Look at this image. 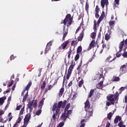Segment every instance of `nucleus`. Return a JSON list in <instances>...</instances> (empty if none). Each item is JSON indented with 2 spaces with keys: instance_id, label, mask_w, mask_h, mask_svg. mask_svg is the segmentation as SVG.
<instances>
[{
  "instance_id": "obj_20",
  "label": "nucleus",
  "mask_w": 127,
  "mask_h": 127,
  "mask_svg": "<svg viewBox=\"0 0 127 127\" xmlns=\"http://www.w3.org/2000/svg\"><path fill=\"white\" fill-rule=\"evenodd\" d=\"M52 88H53V85H48V88H46L45 90V94H46V93H47V92H48V91H50V90H51V89H52Z\"/></svg>"
},
{
  "instance_id": "obj_37",
  "label": "nucleus",
  "mask_w": 127,
  "mask_h": 127,
  "mask_svg": "<svg viewBox=\"0 0 127 127\" xmlns=\"http://www.w3.org/2000/svg\"><path fill=\"white\" fill-rule=\"evenodd\" d=\"M111 38V36L110 35V34L107 33L105 35V40H109V39H110Z\"/></svg>"
},
{
  "instance_id": "obj_6",
  "label": "nucleus",
  "mask_w": 127,
  "mask_h": 127,
  "mask_svg": "<svg viewBox=\"0 0 127 127\" xmlns=\"http://www.w3.org/2000/svg\"><path fill=\"white\" fill-rule=\"evenodd\" d=\"M68 44H69V41L67 40V41H64L61 45V46H60L59 50H63V51H64V50H65V49L67 47V45H68Z\"/></svg>"
},
{
  "instance_id": "obj_11",
  "label": "nucleus",
  "mask_w": 127,
  "mask_h": 127,
  "mask_svg": "<svg viewBox=\"0 0 127 127\" xmlns=\"http://www.w3.org/2000/svg\"><path fill=\"white\" fill-rule=\"evenodd\" d=\"M119 122H122V117L119 115L116 116L115 119L114 123V124H118Z\"/></svg>"
},
{
  "instance_id": "obj_14",
  "label": "nucleus",
  "mask_w": 127,
  "mask_h": 127,
  "mask_svg": "<svg viewBox=\"0 0 127 127\" xmlns=\"http://www.w3.org/2000/svg\"><path fill=\"white\" fill-rule=\"evenodd\" d=\"M44 101H45V98H42V99L40 101L39 105V109H42V107L44 105Z\"/></svg>"
},
{
  "instance_id": "obj_59",
  "label": "nucleus",
  "mask_w": 127,
  "mask_h": 127,
  "mask_svg": "<svg viewBox=\"0 0 127 127\" xmlns=\"http://www.w3.org/2000/svg\"><path fill=\"white\" fill-rule=\"evenodd\" d=\"M102 78H103V80L105 79V77L104 76V75H103V74H100L99 76V79H102Z\"/></svg>"
},
{
  "instance_id": "obj_9",
  "label": "nucleus",
  "mask_w": 127,
  "mask_h": 127,
  "mask_svg": "<svg viewBox=\"0 0 127 127\" xmlns=\"http://www.w3.org/2000/svg\"><path fill=\"white\" fill-rule=\"evenodd\" d=\"M127 63L126 64H124L122 65L120 67L121 73H122V74H123V73H125V71L127 70Z\"/></svg>"
},
{
  "instance_id": "obj_50",
  "label": "nucleus",
  "mask_w": 127,
  "mask_h": 127,
  "mask_svg": "<svg viewBox=\"0 0 127 127\" xmlns=\"http://www.w3.org/2000/svg\"><path fill=\"white\" fill-rule=\"evenodd\" d=\"M49 49H50V47H48L47 46H46V48L45 50V54H46L48 51H49Z\"/></svg>"
},
{
  "instance_id": "obj_62",
  "label": "nucleus",
  "mask_w": 127,
  "mask_h": 127,
  "mask_svg": "<svg viewBox=\"0 0 127 127\" xmlns=\"http://www.w3.org/2000/svg\"><path fill=\"white\" fill-rule=\"evenodd\" d=\"M85 9L86 10H88L89 9V4H88L87 3H86L85 5Z\"/></svg>"
},
{
  "instance_id": "obj_38",
  "label": "nucleus",
  "mask_w": 127,
  "mask_h": 127,
  "mask_svg": "<svg viewBox=\"0 0 127 127\" xmlns=\"http://www.w3.org/2000/svg\"><path fill=\"white\" fill-rule=\"evenodd\" d=\"M24 112V106L20 111L19 114V117L23 115Z\"/></svg>"
},
{
  "instance_id": "obj_47",
  "label": "nucleus",
  "mask_w": 127,
  "mask_h": 127,
  "mask_svg": "<svg viewBox=\"0 0 127 127\" xmlns=\"http://www.w3.org/2000/svg\"><path fill=\"white\" fill-rule=\"evenodd\" d=\"M64 123L63 122L60 123L57 127H64Z\"/></svg>"
},
{
  "instance_id": "obj_60",
  "label": "nucleus",
  "mask_w": 127,
  "mask_h": 127,
  "mask_svg": "<svg viewBox=\"0 0 127 127\" xmlns=\"http://www.w3.org/2000/svg\"><path fill=\"white\" fill-rule=\"evenodd\" d=\"M72 84H73L72 81H70V82L68 83L67 85L68 88H70V87H71V86H72Z\"/></svg>"
},
{
  "instance_id": "obj_56",
  "label": "nucleus",
  "mask_w": 127,
  "mask_h": 127,
  "mask_svg": "<svg viewBox=\"0 0 127 127\" xmlns=\"http://www.w3.org/2000/svg\"><path fill=\"white\" fill-rule=\"evenodd\" d=\"M37 106V100H35L33 104V107L34 108H36Z\"/></svg>"
},
{
  "instance_id": "obj_1",
  "label": "nucleus",
  "mask_w": 127,
  "mask_h": 127,
  "mask_svg": "<svg viewBox=\"0 0 127 127\" xmlns=\"http://www.w3.org/2000/svg\"><path fill=\"white\" fill-rule=\"evenodd\" d=\"M72 22H74V21H73V17L71 16V14H67L65 16V18L61 21V24H64L63 29V37L62 39V41H64V40H65L66 36H67V35H68V27L69 26H70Z\"/></svg>"
},
{
  "instance_id": "obj_39",
  "label": "nucleus",
  "mask_w": 127,
  "mask_h": 127,
  "mask_svg": "<svg viewBox=\"0 0 127 127\" xmlns=\"http://www.w3.org/2000/svg\"><path fill=\"white\" fill-rule=\"evenodd\" d=\"M85 120L83 119L81 121V125H80V127H85Z\"/></svg>"
},
{
  "instance_id": "obj_49",
  "label": "nucleus",
  "mask_w": 127,
  "mask_h": 127,
  "mask_svg": "<svg viewBox=\"0 0 127 127\" xmlns=\"http://www.w3.org/2000/svg\"><path fill=\"white\" fill-rule=\"evenodd\" d=\"M99 11H100V8H99V5H96L95 8V12L97 13H99Z\"/></svg>"
},
{
  "instance_id": "obj_23",
  "label": "nucleus",
  "mask_w": 127,
  "mask_h": 127,
  "mask_svg": "<svg viewBox=\"0 0 127 127\" xmlns=\"http://www.w3.org/2000/svg\"><path fill=\"white\" fill-rule=\"evenodd\" d=\"M33 103H34V99H33V100L29 101V102L28 103V105H27V107L28 108H31L32 107V106H33Z\"/></svg>"
},
{
  "instance_id": "obj_41",
  "label": "nucleus",
  "mask_w": 127,
  "mask_h": 127,
  "mask_svg": "<svg viewBox=\"0 0 127 127\" xmlns=\"http://www.w3.org/2000/svg\"><path fill=\"white\" fill-rule=\"evenodd\" d=\"M79 58H80V55L77 53V54L75 56L74 61H77V60H78Z\"/></svg>"
},
{
  "instance_id": "obj_3",
  "label": "nucleus",
  "mask_w": 127,
  "mask_h": 127,
  "mask_svg": "<svg viewBox=\"0 0 127 127\" xmlns=\"http://www.w3.org/2000/svg\"><path fill=\"white\" fill-rule=\"evenodd\" d=\"M119 92L117 91L115 94H110L107 96V99L108 101H109L112 105H115V101L119 98Z\"/></svg>"
},
{
  "instance_id": "obj_58",
  "label": "nucleus",
  "mask_w": 127,
  "mask_h": 127,
  "mask_svg": "<svg viewBox=\"0 0 127 127\" xmlns=\"http://www.w3.org/2000/svg\"><path fill=\"white\" fill-rule=\"evenodd\" d=\"M13 84V80H11V82L9 83V85L8 86V87H11V86H12Z\"/></svg>"
},
{
  "instance_id": "obj_35",
  "label": "nucleus",
  "mask_w": 127,
  "mask_h": 127,
  "mask_svg": "<svg viewBox=\"0 0 127 127\" xmlns=\"http://www.w3.org/2000/svg\"><path fill=\"white\" fill-rule=\"evenodd\" d=\"M78 44V41L77 40H73L71 41V45H73L75 46V45H77Z\"/></svg>"
},
{
  "instance_id": "obj_12",
  "label": "nucleus",
  "mask_w": 127,
  "mask_h": 127,
  "mask_svg": "<svg viewBox=\"0 0 127 127\" xmlns=\"http://www.w3.org/2000/svg\"><path fill=\"white\" fill-rule=\"evenodd\" d=\"M94 47H95V40H93L90 43L88 48L87 49L88 51L91 50V49Z\"/></svg>"
},
{
  "instance_id": "obj_53",
  "label": "nucleus",
  "mask_w": 127,
  "mask_h": 127,
  "mask_svg": "<svg viewBox=\"0 0 127 127\" xmlns=\"http://www.w3.org/2000/svg\"><path fill=\"white\" fill-rule=\"evenodd\" d=\"M21 120H22V119L20 118V116H19L16 123L19 124V123H20V122H21Z\"/></svg>"
},
{
  "instance_id": "obj_45",
  "label": "nucleus",
  "mask_w": 127,
  "mask_h": 127,
  "mask_svg": "<svg viewBox=\"0 0 127 127\" xmlns=\"http://www.w3.org/2000/svg\"><path fill=\"white\" fill-rule=\"evenodd\" d=\"M30 121V119H28V118H24V124L25 125H26V124H27V123H28Z\"/></svg>"
},
{
  "instance_id": "obj_2",
  "label": "nucleus",
  "mask_w": 127,
  "mask_h": 127,
  "mask_svg": "<svg viewBox=\"0 0 127 127\" xmlns=\"http://www.w3.org/2000/svg\"><path fill=\"white\" fill-rule=\"evenodd\" d=\"M67 103V100H64V102L62 101H59L58 104L55 103L54 104L52 111L53 112V119L54 121L56 120V117L58 116V115H60L61 113L60 112V109L62 108V109H64L65 108V106H66V104Z\"/></svg>"
},
{
  "instance_id": "obj_40",
  "label": "nucleus",
  "mask_w": 127,
  "mask_h": 127,
  "mask_svg": "<svg viewBox=\"0 0 127 127\" xmlns=\"http://www.w3.org/2000/svg\"><path fill=\"white\" fill-rule=\"evenodd\" d=\"M104 83V80H103L102 81H100L99 83V85L100 86V88H99V89H103V84Z\"/></svg>"
},
{
  "instance_id": "obj_19",
  "label": "nucleus",
  "mask_w": 127,
  "mask_h": 127,
  "mask_svg": "<svg viewBox=\"0 0 127 127\" xmlns=\"http://www.w3.org/2000/svg\"><path fill=\"white\" fill-rule=\"evenodd\" d=\"M84 85V79L83 78L81 79V80L78 82V86L79 88L82 87V86Z\"/></svg>"
},
{
  "instance_id": "obj_24",
  "label": "nucleus",
  "mask_w": 127,
  "mask_h": 127,
  "mask_svg": "<svg viewBox=\"0 0 127 127\" xmlns=\"http://www.w3.org/2000/svg\"><path fill=\"white\" fill-rule=\"evenodd\" d=\"M114 3V8H116V7H117V5H119L120 4V0H115Z\"/></svg>"
},
{
  "instance_id": "obj_7",
  "label": "nucleus",
  "mask_w": 127,
  "mask_h": 127,
  "mask_svg": "<svg viewBox=\"0 0 127 127\" xmlns=\"http://www.w3.org/2000/svg\"><path fill=\"white\" fill-rule=\"evenodd\" d=\"M109 5V0H101V5L102 8H105V5L108 6Z\"/></svg>"
},
{
  "instance_id": "obj_32",
  "label": "nucleus",
  "mask_w": 127,
  "mask_h": 127,
  "mask_svg": "<svg viewBox=\"0 0 127 127\" xmlns=\"http://www.w3.org/2000/svg\"><path fill=\"white\" fill-rule=\"evenodd\" d=\"M96 33L95 32H92L91 35H90V37L92 39H95V38H96Z\"/></svg>"
},
{
  "instance_id": "obj_21",
  "label": "nucleus",
  "mask_w": 127,
  "mask_h": 127,
  "mask_svg": "<svg viewBox=\"0 0 127 127\" xmlns=\"http://www.w3.org/2000/svg\"><path fill=\"white\" fill-rule=\"evenodd\" d=\"M103 19H104V17H103V15H101L97 21L98 26L100 25V23H101V22L102 21V20H103Z\"/></svg>"
},
{
  "instance_id": "obj_51",
  "label": "nucleus",
  "mask_w": 127,
  "mask_h": 127,
  "mask_svg": "<svg viewBox=\"0 0 127 127\" xmlns=\"http://www.w3.org/2000/svg\"><path fill=\"white\" fill-rule=\"evenodd\" d=\"M71 53H72V52H71V51H69V50L67 52V54H68L67 57H68V59L71 58Z\"/></svg>"
},
{
  "instance_id": "obj_55",
  "label": "nucleus",
  "mask_w": 127,
  "mask_h": 127,
  "mask_svg": "<svg viewBox=\"0 0 127 127\" xmlns=\"http://www.w3.org/2000/svg\"><path fill=\"white\" fill-rule=\"evenodd\" d=\"M122 55L124 58H127V52H125Z\"/></svg>"
},
{
  "instance_id": "obj_46",
  "label": "nucleus",
  "mask_w": 127,
  "mask_h": 127,
  "mask_svg": "<svg viewBox=\"0 0 127 127\" xmlns=\"http://www.w3.org/2000/svg\"><path fill=\"white\" fill-rule=\"evenodd\" d=\"M26 119H28L29 120H30V118H31V114L30 113L27 114L25 117Z\"/></svg>"
},
{
  "instance_id": "obj_22",
  "label": "nucleus",
  "mask_w": 127,
  "mask_h": 127,
  "mask_svg": "<svg viewBox=\"0 0 127 127\" xmlns=\"http://www.w3.org/2000/svg\"><path fill=\"white\" fill-rule=\"evenodd\" d=\"M111 58H112V57H111V56L108 57L106 59V62H113V61H114L116 60V59H117L116 58H114L112 60L110 61V60H111Z\"/></svg>"
},
{
  "instance_id": "obj_36",
  "label": "nucleus",
  "mask_w": 127,
  "mask_h": 127,
  "mask_svg": "<svg viewBox=\"0 0 127 127\" xmlns=\"http://www.w3.org/2000/svg\"><path fill=\"white\" fill-rule=\"evenodd\" d=\"M118 127H126V125H124L123 121H120L118 124Z\"/></svg>"
},
{
  "instance_id": "obj_29",
  "label": "nucleus",
  "mask_w": 127,
  "mask_h": 127,
  "mask_svg": "<svg viewBox=\"0 0 127 127\" xmlns=\"http://www.w3.org/2000/svg\"><path fill=\"white\" fill-rule=\"evenodd\" d=\"M76 52L77 54H80L82 52V46H80L78 47Z\"/></svg>"
},
{
  "instance_id": "obj_61",
  "label": "nucleus",
  "mask_w": 127,
  "mask_h": 127,
  "mask_svg": "<svg viewBox=\"0 0 127 127\" xmlns=\"http://www.w3.org/2000/svg\"><path fill=\"white\" fill-rule=\"evenodd\" d=\"M121 55L120 53V52L117 53L116 56H117V57H118V58H119V57H121Z\"/></svg>"
},
{
  "instance_id": "obj_54",
  "label": "nucleus",
  "mask_w": 127,
  "mask_h": 127,
  "mask_svg": "<svg viewBox=\"0 0 127 127\" xmlns=\"http://www.w3.org/2000/svg\"><path fill=\"white\" fill-rule=\"evenodd\" d=\"M41 112H42V110H38L36 113V114L37 116H39V115H40V114H41Z\"/></svg>"
},
{
  "instance_id": "obj_10",
  "label": "nucleus",
  "mask_w": 127,
  "mask_h": 127,
  "mask_svg": "<svg viewBox=\"0 0 127 127\" xmlns=\"http://www.w3.org/2000/svg\"><path fill=\"white\" fill-rule=\"evenodd\" d=\"M68 116H67V114H66V112H64L62 115L61 117V119L62 121H63V122H65L66 120L68 118Z\"/></svg>"
},
{
  "instance_id": "obj_42",
  "label": "nucleus",
  "mask_w": 127,
  "mask_h": 127,
  "mask_svg": "<svg viewBox=\"0 0 127 127\" xmlns=\"http://www.w3.org/2000/svg\"><path fill=\"white\" fill-rule=\"evenodd\" d=\"M81 67H82V61H81L80 62V64H79L78 65V66L77 68V71H80V70L81 69Z\"/></svg>"
},
{
  "instance_id": "obj_25",
  "label": "nucleus",
  "mask_w": 127,
  "mask_h": 127,
  "mask_svg": "<svg viewBox=\"0 0 127 127\" xmlns=\"http://www.w3.org/2000/svg\"><path fill=\"white\" fill-rule=\"evenodd\" d=\"M45 87H46V81H44L43 84L41 85V90H44V89H45Z\"/></svg>"
},
{
  "instance_id": "obj_52",
  "label": "nucleus",
  "mask_w": 127,
  "mask_h": 127,
  "mask_svg": "<svg viewBox=\"0 0 127 127\" xmlns=\"http://www.w3.org/2000/svg\"><path fill=\"white\" fill-rule=\"evenodd\" d=\"M22 107V106L21 105H20L19 106H18L16 107V110L19 111V110H20V109H21Z\"/></svg>"
},
{
  "instance_id": "obj_13",
  "label": "nucleus",
  "mask_w": 127,
  "mask_h": 127,
  "mask_svg": "<svg viewBox=\"0 0 127 127\" xmlns=\"http://www.w3.org/2000/svg\"><path fill=\"white\" fill-rule=\"evenodd\" d=\"M124 45H125V40L122 41L120 44H119V52H122L123 51V48H124Z\"/></svg>"
},
{
  "instance_id": "obj_64",
  "label": "nucleus",
  "mask_w": 127,
  "mask_h": 127,
  "mask_svg": "<svg viewBox=\"0 0 127 127\" xmlns=\"http://www.w3.org/2000/svg\"><path fill=\"white\" fill-rule=\"evenodd\" d=\"M99 16H100V15H99V13H95V17H96V18H99Z\"/></svg>"
},
{
  "instance_id": "obj_48",
  "label": "nucleus",
  "mask_w": 127,
  "mask_h": 127,
  "mask_svg": "<svg viewBox=\"0 0 127 127\" xmlns=\"http://www.w3.org/2000/svg\"><path fill=\"white\" fill-rule=\"evenodd\" d=\"M115 21H110L109 22V24L110 25V26H113V25H115Z\"/></svg>"
},
{
  "instance_id": "obj_18",
  "label": "nucleus",
  "mask_w": 127,
  "mask_h": 127,
  "mask_svg": "<svg viewBox=\"0 0 127 127\" xmlns=\"http://www.w3.org/2000/svg\"><path fill=\"white\" fill-rule=\"evenodd\" d=\"M103 49H106L107 50H109L110 49V45L109 44H103L102 45Z\"/></svg>"
},
{
  "instance_id": "obj_17",
  "label": "nucleus",
  "mask_w": 127,
  "mask_h": 127,
  "mask_svg": "<svg viewBox=\"0 0 127 127\" xmlns=\"http://www.w3.org/2000/svg\"><path fill=\"white\" fill-rule=\"evenodd\" d=\"M64 93V85H63L62 87V88L60 89L59 93V97H62V95H63Z\"/></svg>"
},
{
  "instance_id": "obj_57",
  "label": "nucleus",
  "mask_w": 127,
  "mask_h": 127,
  "mask_svg": "<svg viewBox=\"0 0 127 127\" xmlns=\"http://www.w3.org/2000/svg\"><path fill=\"white\" fill-rule=\"evenodd\" d=\"M10 101H11V96H9L8 98L7 103H9V104H10Z\"/></svg>"
},
{
  "instance_id": "obj_63",
  "label": "nucleus",
  "mask_w": 127,
  "mask_h": 127,
  "mask_svg": "<svg viewBox=\"0 0 127 127\" xmlns=\"http://www.w3.org/2000/svg\"><path fill=\"white\" fill-rule=\"evenodd\" d=\"M110 126H111V123H110V122H109V121H107V123L106 126V127H110Z\"/></svg>"
},
{
  "instance_id": "obj_15",
  "label": "nucleus",
  "mask_w": 127,
  "mask_h": 127,
  "mask_svg": "<svg viewBox=\"0 0 127 127\" xmlns=\"http://www.w3.org/2000/svg\"><path fill=\"white\" fill-rule=\"evenodd\" d=\"M81 70L85 73L88 71V63L84 64L81 68Z\"/></svg>"
},
{
  "instance_id": "obj_28",
  "label": "nucleus",
  "mask_w": 127,
  "mask_h": 127,
  "mask_svg": "<svg viewBox=\"0 0 127 127\" xmlns=\"http://www.w3.org/2000/svg\"><path fill=\"white\" fill-rule=\"evenodd\" d=\"M120 78L119 76H114L113 78V82H119L120 81Z\"/></svg>"
},
{
  "instance_id": "obj_33",
  "label": "nucleus",
  "mask_w": 127,
  "mask_h": 127,
  "mask_svg": "<svg viewBox=\"0 0 127 127\" xmlns=\"http://www.w3.org/2000/svg\"><path fill=\"white\" fill-rule=\"evenodd\" d=\"M70 106H71V104L70 103L67 104V105L66 106V107L64 108V112L66 113L68 110H69V108H70Z\"/></svg>"
},
{
  "instance_id": "obj_27",
  "label": "nucleus",
  "mask_w": 127,
  "mask_h": 127,
  "mask_svg": "<svg viewBox=\"0 0 127 127\" xmlns=\"http://www.w3.org/2000/svg\"><path fill=\"white\" fill-rule=\"evenodd\" d=\"M31 85H32V82H29L28 84L27 85L25 90L28 91V90H29V88H30Z\"/></svg>"
},
{
  "instance_id": "obj_30",
  "label": "nucleus",
  "mask_w": 127,
  "mask_h": 127,
  "mask_svg": "<svg viewBox=\"0 0 127 127\" xmlns=\"http://www.w3.org/2000/svg\"><path fill=\"white\" fill-rule=\"evenodd\" d=\"M93 30L94 31H97V21L96 20H94Z\"/></svg>"
},
{
  "instance_id": "obj_44",
  "label": "nucleus",
  "mask_w": 127,
  "mask_h": 127,
  "mask_svg": "<svg viewBox=\"0 0 127 127\" xmlns=\"http://www.w3.org/2000/svg\"><path fill=\"white\" fill-rule=\"evenodd\" d=\"M67 113H66V115L69 117V116H70V115L72 114V110H67L66 111Z\"/></svg>"
},
{
  "instance_id": "obj_43",
  "label": "nucleus",
  "mask_w": 127,
  "mask_h": 127,
  "mask_svg": "<svg viewBox=\"0 0 127 127\" xmlns=\"http://www.w3.org/2000/svg\"><path fill=\"white\" fill-rule=\"evenodd\" d=\"M75 50V46H73L71 45L70 48L69 49V51H71V52H73Z\"/></svg>"
},
{
  "instance_id": "obj_34",
  "label": "nucleus",
  "mask_w": 127,
  "mask_h": 127,
  "mask_svg": "<svg viewBox=\"0 0 127 127\" xmlns=\"http://www.w3.org/2000/svg\"><path fill=\"white\" fill-rule=\"evenodd\" d=\"M113 117V113L112 112L109 113L107 115V119L109 120H112V117Z\"/></svg>"
},
{
  "instance_id": "obj_26",
  "label": "nucleus",
  "mask_w": 127,
  "mask_h": 127,
  "mask_svg": "<svg viewBox=\"0 0 127 127\" xmlns=\"http://www.w3.org/2000/svg\"><path fill=\"white\" fill-rule=\"evenodd\" d=\"M28 98V91L26 92L25 95L24 96L23 98V103H24V102H26V99Z\"/></svg>"
},
{
  "instance_id": "obj_16",
  "label": "nucleus",
  "mask_w": 127,
  "mask_h": 127,
  "mask_svg": "<svg viewBox=\"0 0 127 127\" xmlns=\"http://www.w3.org/2000/svg\"><path fill=\"white\" fill-rule=\"evenodd\" d=\"M5 100H6V97L5 96L0 98V106H2V105H3Z\"/></svg>"
},
{
  "instance_id": "obj_5",
  "label": "nucleus",
  "mask_w": 127,
  "mask_h": 127,
  "mask_svg": "<svg viewBox=\"0 0 127 127\" xmlns=\"http://www.w3.org/2000/svg\"><path fill=\"white\" fill-rule=\"evenodd\" d=\"M85 110L87 113H91V114H93V109L92 108H90V102H89L88 100H87L85 103Z\"/></svg>"
},
{
  "instance_id": "obj_4",
  "label": "nucleus",
  "mask_w": 127,
  "mask_h": 127,
  "mask_svg": "<svg viewBox=\"0 0 127 127\" xmlns=\"http://www.w3.org/2000/svg\"><path fill=\"white\" fill-rule=\"evenodd\" d=\"M74 67H75V62L72 61L71 64L70 65L68 70V73L66 74L67 80H68L69 78H70V76H71V74H72V71H73V69H74Z\"/></svg>"
},
{
  "instance_id": "obj_31",
  "label": "nucleus",
  "mask_w": 127,
  "mask_h": 127,
  "mask_svg": "<svg viewBox=\"0 0 127 127\" xmlns=\"http://www.w3.org/2000/svg\"><path fill=\"white\" fill-rule=\"evenodd\" d=\"M94 92H95L94 89H91L90 91L89 94L88 95V98H91L93 96V94H94Z\"/></svg>"
},
{
  "instance_id": "obj_8",
  "label": "nucleus",
  "mask_w": 127,
  "mask_h": 127,
  "mask_svg": "<svg viewBox=\"0 0 127 127\" xmlns=\"http://www.w3.org/2000/svg\"><path fill=\"white\" fill-rule=\"evenodd\" d=\"M84 31H85V29H83V30L79 34V36L77 37V41H82L83 40V38H84Z\"/></svg>"
}]
</instances>
